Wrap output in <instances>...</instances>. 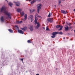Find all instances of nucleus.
I'll use <instances>...</instances> for the list:
<instances>
[{
	"label": "nucleus",
	"instance_id": "obj_1",
	"mask_svg": "<svg viewBox=\"0 0 75 75\" xmlns=\"http://www.w3.org/2000/svg\"><path fill=\"white\" fill-rule=\"evenodd\" d=\"M1 12H3L10 19H11V15L10 14V13H8L7 11L6 10V8L4 7H3L1 9Z\"/></svg>",
	"mask_w": 75,
	"mask_h": 75
},
{
	"label": "nucleus",
	"instance_id": "obj_2",
	"mask_svg": "<svg viewBox=\"0 0 75 75\" xmlns=\"http://www.w3.org/2000/svg\"><path fill=\"white\" fill-rule=\"evenodd\" d=\"M57 33H56V32H54L52 33V36H51V37L52 38H54L56 37L55 35H57Z\"/></svg>",
	"mask_w": 75,
	"mask_h": 75
},
{
	"label": "nucleus",
	"instance_id": "obj_3",
	"mask_svg": "<svg viewBox=\"0 0 75 75\" xmlns=\"http://www.w3.org/2000/svg\"><path fill=\"white\" fill-rule=\"evenodd\" d=\"M60 27V28L59 29V31H60V30H61L62 29V28L63 26H60V25H57L56 26V28H59Z\"/></svg>",
	"mask_w": 75,
	"mask_h": 75
},
{
	"label": "nucleus",
	"instance_id": "obj_4",
	"mask_svg": "<svg viewBox=\"0 0 75 75\" xmlns=\"http://www.w3.org/2000/svg\"><path fill=\"white\" fill-rule=\"evenodd\" d=\"M47 21H48V22H49L50 23H52V22H53V19L49 18L47 19Z\"/></svg>",
	"mask_w": 75,
	"mask_h": 75
},
{
	"label": "nucleus",
	"instance_id": "obj_5",
	"mask_svg": "<svg viewBox=\"0 0 75 75\" xmlns=\"http://www.w3.org/2000/svg\"><path fill=\"white\" fill-rule=\"evenodd\" d=\"M41 5L40 4V6L38 7V13H39L40 10V9L41 8Z\"/></svg>",
	"mask_w": 75,
	"mask_h": 75
},
{
	"label": "nucleus",
	"instance_id": "obj_6",
	"mask_svg": "<svg viewBox=\"0 0 75 75\" xmlns=\"http://www.w3.org/2000/svg\"><path fill=\"white\" fill-rule=\"evenodd\" d=\"M61 13H63V14H67V13L68 12L64 10H61Z\"/></svg>",
	"mask_w": 75,
	"mask_h": 75
},
{
	"label": "nucleus",
	"instance_id": "obj_7",
	"mask_svg": "<svg viewBox=\"0 0 75 75\" xmlns=\"http://www.w3.org/2000/svg\"><path fill=\"white\" fill-rule=\"evenodd\" d=\"M29 17L30 18V19H31V22H32L33 19V16L32 15H30Z\"/></svg>",
	"mask_w": 75,
	"mask_h": 75
},
{
	"label": "nucleus",
	"instance_id": "obj_8",
	"mask_svg": "<svg viewBox=\"0 0 75 75\" xmlns=\"http://www.w3.org/2000/svg\"><path fill=\"white\" fill-rule=\"evenodd\" d=\"M40 23H37V25L36 27V28H37V29H38L40 27Z\"/></svg>",
	"mask_w": 75,
	"mask_h": 75
},
{
	"label": "nucleus",
	"instance_id": "obj_9",
	"mask_svg": "<svg viewBox=\"0 0 75 75\" xmlns=\"http://www.w3.org/2000/svg\"><path fill=\"white\" fill-rule=\"evenodd\" d=\"M24 17V19L23 20V21H25V20H27V14H25V15Z\"/></svg>",
	"mask_w": 75,
	"mask_h": 75
},
{
	"label": "nucleus",
	"instance_id": "obj_10",
	"mask_svg": "<svg viewBox=\"0 0 75 75\" xmlns=\"http://www.w3.org/2000/svg\"><path fill=\"white\" fill-rule=\"evenodd\" d=\"M21 30L23 31H25L26 30H27V28L26 27H25L24 28H21Z\"/></svg>",
	"mask_w": 75,
	"mask_h": 75
},
{
	"label": "nucleus",
	"instance_id": "obj_11",
	"mask_svg": "<svg viewBox=\"0 0 75 75\" xmlns=\"http://www.w3.org/2000/svg\"><path fill=\"white\" fill-rule=\"evenodd\" d=\"M33 25L30 26L29 28L30 30L31 31H32L33 30Z\"/></svg>",
	"mask_w": 75,
	"mask_h": 75
},
{
	"label": "nucleus",
	"instance_id": "obj_12",
	"mask_svg": "<svg viewBox=\"0 0 75 75\" xmlns=\"http://www.w3.org/2000/svg\"><path fill=\"white\" fill-rule=\"evenodd\" d=\"M18 32H19V33L21 34H24V32L23 31L21 30H18Z\"/></svg>",
	"mask_w": 75,
	"mask_h": 75
},
{
	"label": "nucleus",
	"instance_id": "obj_13",
	"mask_svg": "<svg viewBox=\"0 0 75 75\" xmlns=\"http://www.w3.org/2000/svg\"><path fill=\"white\" fill-rule=\"evenodd\" d=\"M16 6H19L20 5V4L19 2H15Z\"/></svg>",
	"mask_w": 75,
	"mask_h": 75
},
{
	"label": "nucleus",
	"instance_id": "obj_14",
	"mask_svg": "<svg viewBox=\"0 0 75 75\" xmlns=\"http://www.w3.org/2000/svg\"><path fill=\"white\" fill-rule=\"evenodd\" d=\"M22 10H21V9L20 8H18L17 10V12H18V13H20Z\"/></svg>",
	"mask_w": 75,
	"mask_h": 75
},
{
	"label": "nucleus",
	"instance_id": "obj_15",
	"mask_svg": "<svg viewBox=\"0 0 75 75\" xmlns=\"http://www.w3.org/2000/svg\"><path fill=\"white\" fill-rule=\"evenodd\" d=\"M21 15L22 16H24V12H20Z\"/></svg>",
	"mask_w": 75,
	"mask_h": 75
},
{
	"label": "nucleus",
	"instance_id": "obj_16",
	"mask_svg": "<svg viewBox=\"0 0 75 75\" xmlns=\"http://www.w3.org/2000/svg\"><path fill=\"white\" fill-rule=\"evenodd\" d=\"M68 29H69L68 26V25H67L66 27L65 28V30L66 31H68Z\"/></svg>",
	"mask_w": 75,
	"mask_h": 75
},
{
	"label": "nucleus",
	"instance_id": "obj_17",
	"mask_svg": "<svg viewBox=\"0 0 75 75\" xmlns=\"http://www.w3.org/2000/svg\"><path fill=\"white\" fill-rule=\"evenodd\" d=\"M1 20L2 22H3V21H4V18H3V16H2L1 17Z\"/></svg>",
	"mask_w": 75,
	"mask_h": 75
},
{
	"label": "nucleus",
	"instance_id": "obj_18",
	"mask_svg": "<svg viewBox=\"0 0 75 75\" xmlns=\"http://www.w3.org/2000/svg\"><path fill=\"white\" fill-rule=\"evenodd\" d=\"M8 5H9L11 7H12L11 6H13V3H11V2H9L8 3Z\"/></svg>",
	"mask_w": 75,
	"mask_h": 75
},
{
	"label": "nucleus",
	"instance_id": "obj_19",
	"mask_svg": "<svg viewBox=\"0 0 75 75\" xmlns=\"http://www.w3.org/2000/svg\"><path fill=\"white\" fill-rule=\"evenodd\" d=\"M56 33H57V34H60L61 35H62V32H56Z\"/></svg>",
	"mask_w": 75,
	"mask_h": 75
},
{
	"label": "nucleus",
	"instance_id": "obj_20",
	"mask_svg": "<svg viewBox=\"0 0 75 75\" xmlns=\"http://www.w3.org/2000/svg\"><path fill=\"white\" fill-rule=\"evenodd\" d=\"M8 30L9 31V32H10V33H13V31L11 29H8Z\"/></svg>",
	"mask_w": 75,
	"mask_h": 75
},
{
	"label": "nucleus",
	"instance_id": "obj_21",
	"mask_svg": "<svg viewBox=\"0 0 75 75\" xmlns=\"http://www.w3.org/2000/svg\"><path fill=\"white\" fill-rule=\"evenodd\" d=\"M35 24H36L37 23V19H35Z\"/></svg>",
	"mask_w": 75,
	"mask_h": 75
},
{
	"label": "nucleus",
	"instance_id": "obj_22",
	"mask_svg": "<svg viewBox=\"0 0 75 75\" xmlns=\"http://www.w3.org/2000/svg\"><path fill=\"white\" fill-rule=\"evenodd\" d=\"M51 16H52V13H50L49 15L48 16V17H51Z\"/></svg>",
	"mask_w": 75,
	"mask_h": 75
},
{
	"label": "nucleus",
	"instance_id": "obj_23",
	"mask_svg": "<svg viewBox=\"0 0 75 75\" xmlns=\"http://www.w3.org/2000/svg\"><path fill=\"white\" fill-rule=\"evenodd\" d=\"M36 1H35V0H33L31 2V4H33V3H35V2H36Z\"/></svg>",
	"mask_w": 75,
	"mask_h": 75
},
{
	"label": "nucleus",
	"instance_id": "obj_24",
	"mask_svg": "<svg viewBox=\"0 0 75 75\" xmlns=\"http://www.w3.org/2000/svg\"><path fill=\"white\" fill-rule=\"evenodd\" d=\"M38 14H37V13L36 15H35V19H37V17H38Z\"/></svg>",
	"mask_w": 75,
	"mask_h": 75
},
{
	"label": "nucleus",
	"instance_id": "obj_25",
	"mask_svg": "<svg viewBox=\"0 0 75 75\" xmlns=\"http://www.w3.org/2000/svg\"><path fill=\"white\" fill-rule=\"evenodd\" d=\"M27 42L28 43H31V42L30 41V40H28L27 41Z\"/></svg>",
	"mask_w": 75,
	"mask_h": 75
},
{
	"label": "nucleus",
	"instance_id": "obj_26",
	"mask_svg": "<svg viewBox=\"0 0 75 75\" xmlns=\"http://www.w3.org/2000/svg\"><path fill=\"white\" fill-rule=\"evenodd\" d=\"M46 30V31H48V30H49V29L47 27Z\"/></svg>",
	"mask_w": 75,
	"mask_h": 75
},
{
	"label": "nucleus",
	"instance_id": "obj_27",
	"mask_svg": "<svg viewBox=\"0 0 75 75\" xmlns=\"http://www.w3.org/2000/svg\"><path fill=\"white\" fill-rule=\"evenodd\" d=\"M35 11V10L34 9L33 10V11L32 12H31V10H30V13H31V12H33V11Z\"/></svg>",
	"mask_w": 75,
	"mask_h": 75
},
{
	"label": "nucleus",
	"instance_id": "obj_28",
	"mask_svg": "<svg viewBox=\"0 0 75 75\" xmlns=\"http://www.w3.org/2000/svg\"><path fill=\"white\" fill-rule=\"evenodd\" d=\"M16 23L18 24H20V21H17L16 22Z\"/></svg>",
	"mask_w": 75,
	"mask_h": 75
},
{
	"label": "nucleus",
	"instance_id": "obj_29",
	"mask_svg": "<svg viewBox=\"0 0 75 75\" xmlns=\"http://www.w3.org/2000/svg\"><path fill=\"white\" fill-rule=\"evenodd\" d=\"M21 60L22 61V62H23V59H21Z\"/></svg>",
	"mask_w": 75,
	"mask_h": 75
},
{
	"label": "nucleus",
	"instance_id": "obj_30",
	"mask_svg": "<svg viewBox=\"0 0 75 75\" xmlns=\"http://www.w3.org/2000/svg\"><path fill=\"white\" fill-rule=\"evenodd\" d=\"M61 3V0H59V4Z\"/></svg>",
	"mask_w": 75,
	"mask_h": 75
},
{
	"label": "nucleus",
	"instance_id": "obj_31",
	"mask_svg": "<svg viewBox=\"0 0 75 75\" xmlns=\"http://www.w3.org/2000/svg\"><path fill=\"white\" fill-rule=\"evenodd\" d=\"M68 25H69V26H71V23H69L68 24Z\"/></svg>",
	"mask_w": 75,
	"mask_h": 75
},
{
	"label": "nucleus",
	"instance_id": "obj_32",
	"mask_svg": "<svg viewBox=\"0 0 75 75\" xmlns=\"http://www.w3.org/2000/svg\"><path fill=\"white\" fill-rule=\"evenodd\" d=\"M22 23V21H19V24H21Z\"/></svg>",
	"mask_w": 75,
	"mask_h": 75
},
{
	"label": "nucleus",
	"instance_id": "obj_33",
	"mask_svg": "<svg viewBox=\"0 0 75 75\" xmlns=\"http://www.w3.org/2000/svg\"><path fill=\"white\" fill-rule=\"evenodd\" d=\"M15 27H16L17 28H18V25H16Z\"/></svg>",
	"mask_w": 75,
	"mask_h": 75
},
{
	"label": "nucleus",
	"instance_id": "obj_34",
	"mask_svg": "<svg viewBox=\"0 0 75 75\" xmlns=\"http://www.w3.org/2000/svg\"><path fill=\"white\" fill-rule=\"evenodd\" d=\"M36 75H39V74H36Z\"/></svg>",
	"mask_w": 75,
	"mask_h": 75
},
{
	"label": "nucleus",
	"instance_id": "obj_35",
	"mask_svg": "<svg viewBox=\"0 0 75 75\" xmlns=\"http://www.w3.org/2000/svg\"><path fill=\"white\" fill-rule=\"evenodd\" d=\"M43 29H44V30H45V27H43Z\"/></svg>",
	"mask_w": 75,
	"mask_h": 75
},
{
	"label": "nucleus",
	"instance_id": "obj_36",
	"mask_svg": "<svg viewBox=\"0 0 75 75\" xmlns=\"http://www.w3.org/2000/svg\"><path fill=\"white\" fill-rule=\"evenodd\" d=\"M6 1H7V3H8V1H7V0H6Z\"/></svg>",
	"mask_w": 75,
	"mask_h": 75
},
{
	"label": "nucleus",
	"instance_id": "obj_37",
	"mask_svg": "<svg viewBox=\"0 0 75 75\" xmlns=\"http://www.w3.org/2000/svg\"><path fill=\"white\" fill-rule=\"evenodd\" d=\"M74 11H75V9H74Z\"/></svg>",
	"mask_w": 75,
	"mask_h": 75
},
{
	"label": "nucleus",
	"instance_id": "obj_38",
	"mask_svg": "<svg viewBox=\"0 0 75 75\" xmlns=\"http://www.w3.org/2000/svg\"><path fill=\"white\" fill-rule=\"evenodd\" d=\"M31 1V0H29V1Z\"/></svg>",
	"mask_w": 75,
	"mask_h": 75
},
{
	"label": "nucleus",
	"instance_id": "obj_39",
	"mask_svg": "<svg viewBox=\"0 0 75 75\" xmlns=\"http://www.w3.org/2000/svg\"><path fill=\"white\" fill-rule=\"evenodd\" d=\"M65 39V38H63V39H64H64Z\"/></svg>",
	"mask_w": 75,
	"mask_h": 75
},
{
	"label": "nucleus",
	"instance_id": "obj_40",
	"mask_svg": "<svg viewBox=\"0 0 75 75\" xmlns=\"http://www.w3.org/2000/svg\"><path fill=\"white\" fill-rule=\"evenodd\" d=\"M54 6H55V7H56V5H54Z\"/></svg>",
	"mask_w": 75,
	"mask_h": 75
},
{
	"label": "nucleus",
	"instance_id": "obj_41",
	"mask_svg": "<svg viewBox=\"0 0 75 75\" xmlns=\"http://www.w3.org/2000/svg\"><path fill=\"white\" fill-rule=\"evenodd\" d=\"M72 30H71V31Z\"/></svg>",
	"mask_w": 75,
	"mask_h": 75
}]
</instances>
